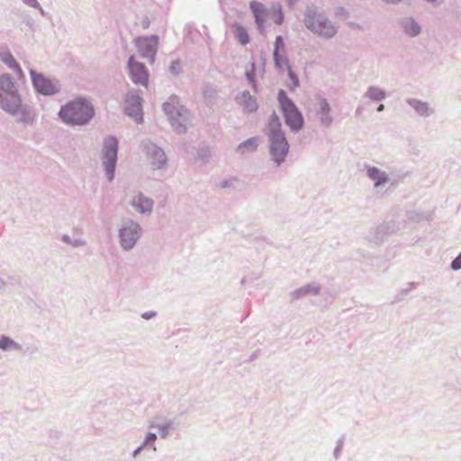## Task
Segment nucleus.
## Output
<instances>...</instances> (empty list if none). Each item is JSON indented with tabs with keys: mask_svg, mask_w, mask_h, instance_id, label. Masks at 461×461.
<instances>
[{
	"mask_svg": "<svg viewBox=\"0 0 461 461\" xmlns=\"http://www.w3.org/2000/svg\"><path fill=\"white\" fill-rule=\"evenodd\" d=\"M265 134L267 136L269 142V155L271 160L276 167H280L287 158L290 145L282 130L280 118L276 112L269 116L267 124L265 129Z\"/></svg>",
	"mask_w": 461,
	"mask_h": 461,
	"instance_id": "nucleus-1",
	"label": "nucleus"
},
{
	"mask_svg": "<svg viewBox=\"0 0 461 461\" xmlns=\"http://www.w3.org/2000/svg\"><path fill=\"white\" fill-rule=\"evenodd\" d=\"M58 115L66 125L85 126L93 119L95 109L86 98L77 97L62 105Z\"/></svg>",
	"mask_w": 461,
	"mask_h": 461,
	"instance_id": "nucleus-2",
	"label": "nucleus"
},
{
	"mask_svg": "<svg viewBox=\"0 0 461 461\" xmlns=\"http://www.w3.org/2000/svg\"><path fill=\"white\" fill-rule=\"evenodd\" d=\"M303 23L309 31L322 39H331L338 32V28L333 23L314 5L306 6Z\"/></svg>",
	"mask_w": 461,
	"mask_h": 461,
	"instance_id": "nucleus-3",
	"label": "nucleus"
},
{
	"mask_svg": "<svg viewBox=\"0 0 461 461\" xmlns=\"http://www.w3.org/2000/svg\"><path fill=\"white\" fill-rule=\"evenodd\" d=\"M22 97L18 86L8 73L0 75V108L11 115H16Z\"/></svg>",
	"mask_w": 461,
	"mask_h": 461,
	"instance_id": "nucleus-4",
	"label": "nucleus"
},
{
	"mask_svg": "<svg viewBox=\"0 0 461 461\" xmlns=\"http://www.w3.org/2000/svg\"><path fill=\"white\" fill-rule=\"evenodd\" d=\"M163 111L167 114L173 130L177 134L185 133L190 121V113L180 104L177 95H172L169 96L168 100L163 104Z\"/></svg>",
	"mask_w": 461,
	"mask_h": 461,
	"instance_id": "nucleus-5",
	"label": "nucleus"
},
{
	"mask_svg": "<svg viewBox=\"0 0 461 461\" xmlns=\"http://www.w3.org/2000/svg\"><path fill=\"white\" fill-rule=\"evenodd\" d=\"M277 100L285 118V122L291 131L298 132L301 131L304 125V119L294 101L288 97L286 92L283 89L278 91Z\"/></svg>",
	"mask_w": 461,
	"mask_h": 461,
	"instance_id": "nucleus-6",
	"label": "nucleus"
},
{
	"mask_svg": "<svg viewBox=\"0 0 461 461\" xmlns=\"http://www.w3.org/2000/svg\"><path fill=\"white\" fill-rule=\"evenodd\" d=\"M118 147V140L114 136H107L104 139L101 159L105 176L109 182H112L114 178Z\"/></svg>",
	"mask_w": 461,
	"mask_h": 461,
	"instance_id": "nucleus-7",
	"label": "nucleus"
},
{
	"mask_svg": "<svg viewBox=\"0 0 461 461\" xmlns=\"http://www.w3.org/2000/svg\"><path fill=\"white\" fill-rule=\"evenodd\" d=\"M143 233L139 222L131 219H125L118 230L119 243L123 251L134 249Z\"/></svg>",
	"mask_w": 461,
	"mask_h": 461,
	"instance_id": "nucleus-8",
	"label": "nucleus"
},
{
	"mask_svg": "<svg viewBox=\"0 0 461 461\" xmlns=\"http://www.w3.org/2000/svg\"><path fill=\"white\" fill-rule=\"evenodd\" d=\"M29 74L36 93L45 96H51L60 91V84L58 80L48 77L32 68L29 70Z\"/></svg>",
	"mask_w": 461,
	"mask_h": 461,
	"instance_id": "nucleus-9",
	"label": "nucleus"
},
{
	"mask_svg": "<svg viewBox=\"0 0 461 461\" xmlns=\"http://www.w3.org/2000/svg\"><path fill=\"white\" fill-rule=\"evenodd\" d=\"M142 102L140 92L135 89L128 91L124 99L125 114L139 124L143 122Z\"/></svg>",
	"mask_w": 461,
	"mask_h": 461,
	"instance_id": "nucleus-10",
	"label": "nucleus"
},
{
	"mask_svg": "<svg viewBox=\"0 0 461 461\" xmlns=\"http://www.w3.org/2000/svg\"><path fill=\"white\" fill-rule=\"evenodd\" d=\"M135 45L140 56L153 64L158 51V37L157 35L138 37L135 39Z\"/></svg>",
	"mask_w": 461,
	"mask_h": 461,
	"instance_id": "nucleus-11",
	"label": "nucleus"
},
{
	"mask_svg": "<svg viewBox=\"0 0 461 461\" xmlns=\"http://www.w3.org/2000/svg\"><path fill=\"white\" fill-rule=\"evenodd\" d=\"M144 150L152 169H163L167 167V158L163 149L153 142H145Z\"/></svg>",
	"mask_w": 461,
	"mask_h": 461,
	"instance_id": "nucleus-12",
	"label": "nucleus"
},
{
	"mask_svg": "<svg viewBox=\"0 0 461 461\" xmlns=\"http://www.w3.org/2000/svg\"><path fill=\"white\" fill-rule=\"evenodd\" d=\"M127 68L131 80L136 85L148 86L149 74L145 65L136 61L133 55L130 56L127 62Z\"/></svg>",
	"mask_w": 461,
	"mask_h": 461,
	"instance_id": "nucleus-13",
	"label": "nucleus"
},
{
	"mask_svg": "<svg viewBox=\"0 0 461 461\" xmlns=\"http://www.w3.org/2000/svg\"><path fill=\"white\" fill-rule=\"evenodd\" d=\"M366 169V176L373 182L374 188L378 189L384 186L386 184L391 183L392 185H395L394 181H392V178L389 175L374 166H369L367 164L364 165Z\"/></svg>",
	"mask_w": 461,
	"mask_h": 461,
	"instance_id": "nucleus-14",
	"label": "nucleus"
},
{
	"mask_svg": "<svg viewBox=\"0 0 461 461\" xmlns=\"http://www.w3.org/2000/svg\"><path fill=\"white\" fill-rule=\"evenodd\" d=\"M397 27L409 38H416L421 33L420 24L411 16H403L396 21Z\"/></svg>",
	"mask_w": 461,
	"mask_h": 461,
	"instance_id": "nucleus-15",
	"label": "nucleus"
},
{
	"mask_svg": "<svg viewBox=\"0 0 461 461\" xmlns=\"http://www.w3.org/2000/svg\"><path fill=\"white\" fill-rule=\"evenodd\" d=\"M130 203L140 214L150 215L152 213L154 201L141 192L134 195Z\"/></svg>",
	"mask_w": 461,
	"mask_h": 461,
	"instance_id": "nucleus-16",
	"label": "nucleus"
},
{
	"mask_svg": "<svg viewBox=\"0 0 461 461\" xmlns=\"http://www.w3.org/2000/svg\"><path fill=\"white\" fill-rule=\"evenodd\" d=\"M331 107L327 99L320 97L318 100L317 116L323 127H330L333 118L330 114Z\"/></svg>",
	"mask_w": 461,
	"mask_h": 461,
	"instance_id": "nucleus-17",
	"label": "nucleus"
},
{
	"mask_svg": "<svg viewBox=\"0 0 461 461\" xmlns=\"http://www.w3.org/2000/svg\"><path fill=\"white\" fill-rule=\"evenodd\" d=\"M321 292V286L317 283L307 284L290 293L291 302L300 300L309 295H318Z\"/></svg>",
	"mask_w": 461,
	"mask_h": 461,
	"instance_id": "nucleus-18",
	"label": "nucleus"
},
{
	"mask_svg": "<svg viewBox=\"0 0 461 461\" xmlns=\"http://www.w3.org/2000/svg\"><path fill=\"white\" fill-rule=\"evenodd\" d=\"M406 103L421 117L427 118L435 113V110L427 102L417 98H408Z\"/></svg>",
	"mask_w": 461,
	"mask_h": 461,
	"instance_id": "nucleus-19",
	"label": "nucleus"
},
{
	"mask_svg": "<svg viewBox=\"0 0 461 461\" xmlns=\"http://www.w3.org/2000/svg\"><path fill=\"white\" fill-rule=\"evenodd\" d=\"M236 102L243 106L248 113H254L258 110L257 100L250 95L249 91H243L236 96Z\"/></svg>",
	"mask_w": 461,
	"mask_h": 461,
	"instance_id": "nucleus-20",
	"label": "nucleus"
},
{
	"mask_svg": "<svg viewBox=\"0 0 461 461\" xmlns=\"http://www.w3.org/2000/svg\"><path fill=\"white\" fill-rule=\"evenodd\" d=\"M249 8L254 15L255 23L258 26V29L260 32L264 30V23H265V8L264 5L257 1H252L249 4Z\"/></svg>",
	"mask_w": 461,
	"mask_h": 461,
	"instance_id": "nucleus-21",
	"label": "nucleus"
},
{
	"mask_svg": "<svg viewBox=\"0 0 461 461\" xmlns=\"http://www.w3.org/2000/svg\"><path fill=\"white\" fill-rule=\"evenodd\" d=\"M0 350L4 352H21L23 351V347L21 344L14 341L12 338L5 335H0Z\"/></svg>",
	"mask_w": 461,
	"mask_h": 461,
	"instance_id": "nucleus-22",
	"label": "nucleus"
},
{
	"mask_svg": "<svg viewBox=\"0 0 461 461\" xmlns=\"http://www.w3.org/2000/svg\"><path fill=\"white\" fill-rule=\"evenodd\" d=\"M258 139L257 137L249 138L240 143L236 149V152L241 155L245 153H253L258 149Z\"/></svg>",
	"mask_w": 461,
	"mask_h": 461,
	"instance_id": "nucleus-23",
	"label": "nucleus"
},
{
	"mask_svg": "<svg viewBox=\"0 0 461 461\" xmlns=\"http://www.w3.org/2000/svg\"><path fill=\"white\" fill-rule=\"evenodd\" d=\"M149 428L157 429L161 438L166 439L169 436L170 429H173V420H166L163 423H158L157 420L149 423Z\"/></svg>",
	"mask_w": 461,
	"mask_h": 461,
	"instance_id": "nucleus-24",
	"label": "nucleus"
},
{
	"mask_svg": "<svg viewBox=\"0 0 461 461\" xmlns=\"http://www.w3.org/2000/svg\"><path fill=\"white\" fill-rule=\"evenodd\" d=\"M364 96L373 102H381L386 98L387 95L384 89L375 86H370L367 87Z\"/></svg>",
	"mask_w": 461,
	"mask_h": 461,
	"instance_id": "nucleus-25",
	"label": "nucleus"
},
{
	"mask_svg": "<svg viewBox=\"0 0 461 461\" xmlns=\"http://www.w3.org/2000/svg\"><path fill=\"white\" fill-rule=\"evenodd\" d=\"M406 217H407L408 221H414V222H420L421 221H430L433 219V212H417L415 210H411V211H408L406 212Z\"/></svg>",
	"mask_w": 461,
	"mask_h": 461,
	"instance_id": "nucleus-26",
	"label": "nucleus"
},
{
	"mask_svg": "<svg viewBox=\"0 0 461 461\" xmlns=\"http://www.w3.org/2000/svg\"><path fill=\"white\" fill-rule=\"evenodd\" d=\"M15 116H18L17 122H23L24 124H31L34 119L30 108L27 105H23L22 103L21 106L19 107L18 114Z\"/></svg>",
	"mask_w": 461,
	"mask_h": 461,
	"instance_id": "nucleus-27",
	"label": "nucleus"
},
{
	"mask_svg": "<svg viewBox=\"0 0 461 461\" xmlns=\"http://www.w3.org/2000/svg\"><path fill=\"white\" fill-rule=\"evenodd\" d=\"M233 27L235 28L234 34L236 39L241 45H247L249 42V35L246 28L239 23H235Z\"/></svg>",
	"mask_w": 461,
	"mask_h": 461,
	"instance_id": "nucleus-28",
	"label": "nucleus"
},
{
	"mask_svg": "<svg viewBox=\"0 0 461 461\" xmlns=\"http://www.w3.org/2000/svg\"><path fill=\"white\" fill-rule=\"evenodd\" d=\"M273 59H274L275 67L277 69L281 70L284 68L285 66H286L287 68L290 67L288 65V59L285 55V52H284L282 54L281 51H279V53H277L276 50H274L273 51Z\"/></svg>",
	"mask_w": 461,
	"mask_h": 461,
	"instance_id": "nucleus-29",
	"label": "nucleus"
},
{
	"mask_svg": "<svg viewBox=\"0 0 461 461\" xmlns=\"http://www.w3.org/2000/svg\"><path fill=\"white\" fill-rule=\"evenodd\" d=\"M0 60L11 69H14L18 65V62L9 50L0 52Z\"/></svg>",
	"mask_w": 461,
	"mask_h": 461,
	"instance_id": "nucleus-30",
	"label": "nucleus"
},
{
	"mask_svg": "<svg viewBox=\"0 0 461 461\" xmlns=\"http://www.w3.org/2000/svg\"><path fill=\"white\" fill-rule=\"evenodd\" d=\"M250 69H247L245 76L248 81L251 84L252 87L256 90L257 89V83L255 81V64H250Z\"/></svg>",
	"mask_w": 461,
	"mask_h": 461,
	"instance_id": "nucleus-31",
	"label": "nucleus"
},
{
	"mask_svg": "<svg viewBox=\"0 0 461 461\" xmlns=\"http://www.w3.org/2000/svg\"><path fill=\"white\" fill-rule=\"evenodd\" d=\"M272 18L275 22V23L280 25L284 22V14L282 12V8L280 5H278L276 8L273 10V15Z\"/></svg>",
	"mask_w": 461,
	"mask_h": 461,
	"instance_id": "nucleus-32",
	"label": "nucleus"
},
{
	"mask_svg": "<svg viewBox=\"0 0 461 461\" xmlns=\"http://www.w3.org/2000/svg\"><path fill=\"white\" fill-rule=\"evenodd\" d=\"M288 77L291 80L292 85L290 86L291 90H294L299 86V78L296 74L292 70L291 67H288Z\"/></svg>",
	"mask_w": 461,
	"mask_h": 461,
	"instance_id": "nucleus-33",
	"label": "nucleus"
},
{
	"mask_svg": "<svg viewBox=\"0 0 461 461\" xmlns=\"http://www.w3.org/2000/svg\"><path fill=\"white\" fill-rule=\"evenodd\" d=\"M343 444H344V436L339 438L336 442V447L333 451V456L336 460H338L341 455Z\"/></svg>",
	"mask_w": 461,
	"mask_h": 461,
	"instance_id": "nucleus-34",
	"label": "nucleus"
},
{
	"mask_svg": "<svg viewBox=\"0 0 461 461\" xmlns=\"http://www.w3.org/2000/svg\"><path fill=\"white\" fill-rule=\"evenodd\" d=\"M158 436L156 433L154 432H148L146 434V437L144 438V441L149 444V447H151L154 451L157 450L156 447H155V441L157 439Z\"/></svg>",
	"mask_w": 461,
	"mask_h": 461,
	"instance_id": "nucleus-35",
	"label": "nucleus"
},
{
	"mask_svg": "<svg viewBox=\"0 0 461 461\" xmlns=\"http://www.w3.org/2000/svg\"><path fill=\"white\" fill-rule=\"evenodd\" d=\"M274 50H276L277 53L281 50L285 52V42L281 35H278L276 38Z\"/></svg>",
	"mask_w": 461,
	"mask_h": 461,
	"instance_id": "nucleus-36",
	"label": "nucleus"
},
{
	"mask_svg": "<svg viewBox=\"0 0 461 461\" xmlns=\"http://www.w3.org/2000/svg\"><path fill=\"white\" fill-rule=\"evenodd\" d=\"M169 71L173 75H178L181 71V64L178 60H173L169 66Z\"/></svg>",
	"mask_w": 461,
	"mask_h": 461,
	"instance_id": "nucleus-37",
	"label": "nucleus"
},
{
	"mask_svg": "<svg viewBox=\"0 0 461 461\" xmlns=\"http://www.w3.org/2000/svg\"><path fill=\"white\" fill-rule=\"evenodd\" d=\"M450 267L454 271L461 269V252L452 260Z\"/></svg>",
	"mask_w": 461,
	"mask_h": 461,
	"instance_id": "nucleus-38",
	"label": "nucleus"
},
{
	"mask_svg": "<svg viewBox=\"0 0 461 461\" xmlns=\"http://www.w3.org/2000/svg\"><path fill=\"white\" fill-rule=\"evenodd\" d=\"M38 351L39 348L36 345H30L26 347V348L23 350V353L32 356Z\"/></svg>",
	"mask_w": 461,
	"mask_h": 461,
	"instance_id": "nucleus-39",
	"label": "nucleus"
},
{
	"mask_svg": "<svg viewBox=\"0 0 461 461\" xmlns=\"http://www.w3.org/2000/svg\"><path fill=\"white\" fill-rule=\"evenodd\" d=\"M158 315L157 312L155 311H149L145 312L141 314V318L144 320H150L152 318H155Z\"/></svg>",
	"mask_w": 461,
	"mask_h": 461,
	"instance_id": "nucleus-40",
	"label": "nucleus"
},
{
	"mask_svg": "<svg viewBox=\"0 0 461 461\" xmlns=\"http://www.w3.org/2000/svg\"><path fill=\"white\" fill-rule=\"evenodd\" d=\"M85 245H86V241L81 239L72 240L71 246L73 248L84 247Z\"/></svg>",
	"mask_w": 461,
	"mask_h": 461,
	"instance_id": "nucleus-41",
	"label": "nucleus"
},
{
	"mask_svg": "<svg viewBox=\"0 0 461 461\" xmlns=\"http://www.w3.org/2000/svg\"><path fill=\"white\" fill-rule=\"evenodd\" d=\"M13 70H14L17 73L18 78L20 80L24 79V73L19 64Z\"/></svg>",
	"mask_w": 461,
	"mask_h": 461,
	"instance_id": "nucleus-42",
	"label": "nucleus"
},
{
	"mask_svg": "<svg viewBox=\"0 0 461 461\" xmlns=\"http://www.w3.org/2000/svg\"><path fill=\"white\" fill-rule=\"evenodd\" d=\"M8 277L5 275L0 276V290H4L7 285Z\"/></svg>",
	"mask_w": 461,
	"mask_h": 461,
	"instance_id": "nucleus-43",
	"label": "nucleus"
},
{
	"mask_svg": "<svg viewBox=\"0 0 461 461\" xmlns=\"http://www.w3.org/2000/svg\"><path fill=\"white\" fill-rule=\"evenodd\" d=\"M409 285V286H407V288H406V289H404V290H402V293H401V294H402V296L406 295V294H408L411 289H413V288L416 286V284H415V283H413V282H411V283H409V285Z\"/></svg>",
	"mask_w": 461,
	"mask_h": 461,
	"instance_id": "nucleus-44",
	"label": "nucleus"
},
{
	"mask_svg": "<svg viewBox=\"0 0 461 461\" xmlns=\"http://www.w3.org/2000/svg\"><path fill=\"white\" fill-rule=\"evenodd\" d=\"M25 5L31 6V7H35V6H39V2L38 0H22Z\"/></svg>",
	"mask_w": 461,
	"mask_h": 461,
	"instance_id": "nucleus-45",
	"label": "nucleus"
},
{
	"mask_svg": "<svg viewBox=\"0 0 461 461\" xmlns=\"http://www.w3.org/2000/svg\"><path fill=\"white\" fill-rule=\"evenodd\" d=\"M61 240L68 245H71L72 243V239L68 234H63Z\"/></svg>",
	"mask_w": 461,
	"mask_h": 461,
	"instance_id": "nucleus-46",
	"label": "nucleus"
},
{
	"mask_svg": "<svg viewBox=\"0 0 461 461\" xmlns=\"http://www.w3.org/2000/svg\"><path fill=\"white\" fill-rule=\"evenodd\" d=\"M299 0H286V3H287V5L290 9H293L295 5V4L298 2Z\"/></svg>",
	"mask_w": 461,
	"mask_h": 461,
	"instance_id": "nucleus-47",
	"label": "nucleus"
},
{
	"mask_svg": "<svg viewBox=\"0 0 461 461\" xmlns=\"http://www.w3.org/2000/svg\"><path fill=\"white\" fill-rule=\"evenodd\" d=\"M384 3L386 4H389V5H398L400 4L402 0H383Z\"/></svg>",
	"mask_w": 461,
	"mask_h": 461,
	"instance_id": "nucleus-48",
	"label": "nucleus"
},
{
	"mask_svg": "<svg viewBox=\"0 0 461 461\" xmlns=\"http://www.w3.org/2000/svg\"><path fill=\"white\" fill-rule=\"evenodd\" d=\"M142 450L140 449V447H138L133 452H132V456L133 457H136Z\"/></svg>",
	"mask_w": 461,
	"mask_h": 461,
	"instance_id": "nucleus-49",
	"label": "nucleus"
},
{
	"mask_svg": "<svg viewBox=\"0 0 461 461\" xmlns=\"http://www.w3.org/2000/svg\"><path fill=\"white\" fill-rule=\"evenodd\" d=\"M139 447H140V450H143V449H144V448H146V447H149V444H147L145 441H143V442L141 443V445H140V446H139Z\"/></svg>",
	"mask_w": 461,
	"mask_h": 461,
	"instance_id": "nucleus-50",
	"label": "nucleus"
},
{
	"mask_svg": "<svg viewBox=\"0 0 461 461\" xmlns=\"http://www.w3.org/2000/svg\"><path fill=\"white\" fill-rule=\"evenodd\" d=\"M34 8L38 9L40 11L41 14L45 15V11L43 10V8L41 6L40 4H39V6H35Z\"/></svg>",
	"mask_w": 461,
	"mask_h": 461,
	"instance_id": "nucleus-51",
	"label": "nucleus"
},
{
	"mask_svg": "<svg viewBox=\"0 0 461 461\" xmlns=\"http://www.w3.org/2000/svg\"><path fill=\"white\" fill-rule=\"evenodd\" d=\"M384 108H385L384 105L383 104H381L378 105L376 111L380 113V112H383L384 110Z\"/></svg>",
	"mask_w": 461,
	"mask_h": 461,
	"instance_id": "nucleus-52",
	"label": "nucleus"
},
{
	"mask_svg": "<svg viewBox=\"0 0 461 461\" xmlns=\"http://www.w3.org/2000/svg\"><path fill=\"white\" fill-rule=\"evenodd\" d=\"M362 109H363V108H362L361 106H358V107L356 109V114H359V113H361Z\"/></svg>",
	"mask_w": 461,
	"mask_h": 461,
	"instance_id": "nucleus-53",
	"label": "nucleus"
},
{
	"mask_svg": "<svg viewBox=\"0 0 461 461\" xmlns=\"http://www.w3.org/2000/svg\"><path fill=\"white\" fill-rule=\"evenodd\" d=\"M344 11H345V9H344L343 7H339V8L337 9V14H341V13H343Z\"/></svg>",
	"mask_w": 461,
	"mask_h": 461,
	"instance_id": "nucleus-54",
	"label": "nucleus"
},
{
	"mask_svg": "<svg viewBox=\"0 0 461 461\" xmlns=\"http://www.w3.org/2000/svg\"><path fill=\"white\" fill-rule=\"evenodd\" d=\"M256 357H257V354H256V353H254V354H252V355L250 356L249 359H250V360H253V359H255Z\"/></svg>",
	"mask_w": 461,
	"mask_h": 461,
	"instance_id": "nucleus-55",
	"label": "nucleus"
},
{
	"mask_svg": "<svg viewBox=\"0 0 461 461\" xmlns=\"http://www.w3.org/2000/svg\"><path fill=\"white\" fill-rule=\"evenodd\" d=\"M378 230H379V231L384 232V230H385V227L381 226V227L378 228Z\"/></svg>",
	"mask_w": 461,
	"mask_h": 461,
	"instance_id": "nucleus-56",
	"label": "nucleus"
},
{
	"mask_svg": "<svg viewBox=\"0 0 461 461\" xmlns=\"http://www.w3.org/2000/svg\"><path fill=\"white\" fill-rule=\"evenodd\" d=\"M221 186H222V187H227V186H229L228 182H227V181L223 182V183H222V185H221Z\"/></svg>",
	"mask_w": 461,
	"mask_h": 461,
	"instance_id": "nucleus-57",
	"label": "nucleus"
},
{
	"mask_svg": "<svg viewBox=\"0 0 461 461\" xmlns=\"http://www.w3.org/2000/svg\"><path fill=\"white\" fill-rule=\"evenodd\" d=\"M148 25H149V22H144L143 27H144V28H147V27H148Z\"/></svg>",
	"mask_w": 461,
	"mask_h": 461,
	"instance_id": "nucleus-58",
	"label": "nucleus"
},
{
	"mask_svg": "<svg viewBox=\"0 0 461 461\" xmlns=\"http://www.w3.org/2000/svg\"><path fill=\"white\" fill-rule=\"evenodd\" d=\"M202 152H203V150H201V151L199 152V156H200V157H203V153H202Z\"/></svg>",
	"mask_w": 461,
	"mask_h": 461,
	"instance_id": "nucleus-59",
	"label": "nucleus"
}]
</instances>
